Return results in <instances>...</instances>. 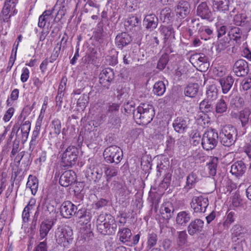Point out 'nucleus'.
<instances>
[{
	"mask_svg": "<svg viewBox=\"0 0 251 251\" xmlns=\"http://www.w3.org/2000/svg\"><path fill=\"white\" fill-rule=\"evenodd\" d=\"M232 21L234 25L229 27L228 36L231 40L240 43L251 30V18L245 13L236 14Z\"/></svg>",
	"mask_w": 251,
	"mask_h": 251,
	"instance_id": "obj_1",
	"label": "nucleus"
},
{
	"mask_svg": "<svg viewBox=\"0 0 251 251\" xmlns=\"http://www.w3.org/2000/svg\"><path fill=\"white\" fill-rule=\"evenodd\" d=\"M117 225L115 218L109 214H100L97 219V229L101 234L111 235L114 234Z\"/></svg>",
	"mask_w": 251,
	"mask_h": 251,
	"instance_id": "obj_2",
	"label": "nucleus"
},
{
	"mask_svg": "<svg viewBox=\"0 0 251 251\" xmlns=\"http://www.w3.org/2000/svg\"><path fill=\"white\" fill-rule=\"evenodd\" d=\"M153 106L148 103H141L136 111H134L133 118L139 124L147 125L151 123L154 116Z\"/></svg>",
	"mask_w": 251,
	"mask_h": 251,
	"instance_id": "obj_3",
	"label": "nucleus"
},
{
	"mask_svg": "<svg viewBox=\"0 0 251 251\" xmlns=\"http://www.w3.org/2000/svg\"><path fill=\"white\" fill-rule=\"evenodd\" d=\"M78 150L74 146H69L61 154V166L69 168L75 166L77 161Z\"/></svg>",
	"mask_w": 251,
	"mask_h": 251,
	"instance_id": "obj_4",
	"label": "nucleus"
},
{
	"mask_svg": "<svg viewBox=\"0 0 251 251\" xmlns=\"http://www.w3.org/2000/svg\"><path fill=\"white\" fill-rule=\"evenodd\" d=\"M237 135L236 128L232 126L227 125L221 129L219 137L221 143L223 146L229 147L234 144Z\"/></svg>",
	"mask_w": 251,
	"mask_h": 251,
	"instance_id": "obj_5",
	"label": "nucleus"
},
{
	"mask_svg": "<svg viewBox=\"0 0 251 251\" xmlns=\"http://www.w3.org/2000/svg\"><path fill=\"white\" fill-rule=\"evenodd\" d=\"M218 139L219 134L216 129L207 130L203 134L201 140L202 148L206 151L214 149L217 145Z\"/></svg>",
	"mask_w": 251,
	"mask_h": 251,
	"instance_id": "obj_6",
	"label": "nucleus"
},
{
	"mask_svg": "<svg viewBox=\"0 0 251 251\" xmlns=\"http://www.w3.org/2000/svg\"><path fill=\"white\" fill-rule=\"evenodd\" d=\"M103 155L107 163H115L117 164L121 161L123 153L122 150L119 147L111 146L104 150Z\"/></svg>",
	"mask_w": 251,
	"mask_h": 251,
	"instance_id": "obj_7",
	"label": "nucleus"
},
{
	"mask_svg": "<svg viewBox=\"0 0 251 251\" xmlns=\"http://www.w3.org/2000/svg\"><path fill=\"white\" fill-rule=\"evenodd\" d=\"M193 27L197 30L198 34L201 39L207 40L210 38V36L213 33V30L210 26L204 25L202 23L200 22L199 18H194L191 20Z\"/></svg>",
	"mask_w": 251,
	"mask_h": 251,
	"instance_id": "obj_8",
	"label": "nucleus"
},
{
	"mask_svg": "<svg viewBox=\"0 0 251 251\" xmlns=\"http://www.w3.org/2000/svg\"><path fill=\"white\" fill-rule=\"evenodd\" d=\"M191 207L195 213H204L209 204L207 198L202 196L194 197L191 202Z\"/></svg>",
	"mask_w": 251,
	"mask_h": 251,
	"instance_id": "obj_9",
	"label": "nucleus"
},
{
	"mask_svg": "<svg viewBox=\"0 0 251 251\" xmlns=\"http://www.w3.org/2000/svg\"><path fill=\"white\" fill-rule=\"evenodd\" d=\"M72 234L71 231L68 232L66 229H58L55 235L56 241L61 246L67 247L72 241V238L71 237Z\"/></svg>",
	"mask_w": 251,
	"mask_h": 251,
	"instance_id": "obj_10",
	"label": "nucleus"
},
{
	"mask_svg": "<svg viewBox=\"0 0 251 251\" xmlns=\"http://www.w3.org/2000/svg\"><path fill=\"white\" fill-rule=\"evenodd\" d=\"M114 78V73L112 69H103L99 75V82L103 87L109 89L111 81Z\"/></svg>",
	"mask_w": 251,
	"mask_h": 251,
	"instance_id": "obj_11",
	"label": "nucleus"
},
{
	"mask_svg": "<svg viewBox=\"0 0 251 251\" xmlns=\"http://www.w3.org/2000/svg\"><path fill=\"white\" fill-rule=\"evenodd\" d=\"M76 210V205L69 201H64L59 208L61 216L66 219H70L75 215Z\"/></svg>",
	"mask_w": 251,
	"mask_h": 251,
	"instance_id": "obj_12",
	"label": "nucleus"
},
{
	"mask_svg": "<svg viewBox=\"0 0 251 251\" xmlns=\"http://www.w3.org/2000/svg\"><path fill=\"white\" fill-rule=\"evenodd\" d=\"M196 15L202 20L209 22L213 20L212 12L205 2H201L197 6Z\"/></svg>",
	"mask_w": 251,
	"mask_h": 251,
	"instance_id": "obj_13",
	"label": "nucleus"
},
{
	"mask_svg": "<svg viewBox=\"0 0 251 251\" xmlns=\"http://www.w3.org/2000/svg\"><path fill=\"white\" fill-rule=\"evenodd\" d=\"M16 4L6 1L0 15V20L4 22H8L10 18L17 13Z\"/></svg>",
	"mask_w": 251,
	"mask_h": 251,
	"instance_id": "obj_14",
	"label": "nucleus"
},
{
	"mask_svg": "<svg viewBox=\"0 0 251 251\" xmlns=\"http://www.w3.org/2000/svg\"><path fill=\"white\" fill-rule=\"evenodd\" d=\"M232 70L237 76H244L249 73L248 63L245 60H238L234 64Z\"/></svg>",
	"mask_w": 251,
	"mask_h": 251,
	"instance_id": "obj_15",
	"label": "nucleus"
},
{
	"mask_svg": "<svg viewBox=\"0 0 251 251\" xmlns=\"http://www.w3.org/2000/svg\"><path fill=\"white\" fill-rule=\"evenodd\" d=\"M75 178L76 175L74 171H66L61 175L59 183L62 186L66 187L75 181Z\"/></svg>",
	"mask_w": 251,
	"mask_h": 251,
	"instance_id": "obj_16",
	"label": "nucleus"
},
{
	"mask_svg": "<svg viewBox=\"0 0 251 251\" xmlns=\"http://www.w3.org/2000/svg\"><path fill=\"white\" fill-rule=\"evenodd\" d=\"M204 226V222L200 219H196L192 221L187 226V231L190 236L199 234L202 231Z\"/></svg>",
	"mask_w": 251,
	"mask_h": 251,
	"instance_id": "obj_17",
	"label": "nucleus"
},
{
	"mask_svg": "<svg viewBox=\"0 0 251 251\" xmlns=\"http://www.w3.org/2000/svg\"><path fill=\"white\" fill-rule=\"evenodd\" d=\"M115 40L116 47L122 50L132 41V38L127 33L122 32L116 36Z\"/></svg>",
	"mask_w": 251,
	"mask_h": 251,
	"instance_id": "obj_18",
	"label": "nucleus"
},
{
	"mask_svg": "<svg viewBox=\"0 0 251 251\" xmlns=\"http://www.w3.org/2000/svg\"><path fill=\"white\" fill-rule=\"evenodd\" d=\"M53 226V222L51 220L47 219L41 222L39 228L40 240H46L49 231Z\"/></svg>",
	"mask_w": 251,
	"mask_h": 251,
	"instance_id": "obj_19",
	"label": "nucleus"
},
{
	"mask_svg": "<svg viewBox=\"0 0 251 251\" xmlns=\"http://www.w3.org/2000/svg\"><path fill=\"white\" fill-rule=\"evenodd\" d=\"M176 16L180 18L184 19L190 13V5L189 3L184 0L179 1L175 9Z\"/></svg>",
	"mask_w": 251,
	"mask_h": 251,
	"instance_id": "obj_20",
	"label": "nucleus"
},
{
	"mask_svg": "<svg viewBox=\"0 0 251 251\" xmlns=\"http://www.w3.org/2000/svg\"><path fill=\"white\" fill-rule=\"evenodd\" d=\"M103 175L101 169L94 167H90L86 171V177L90 180H93L95 183L99 182Z\"/></svg>",
	"mask_w": 251,
	"mask_h": 251,
	"instance_id": "obj_21",
	"label": "nucleus"
},
{
	"mask_svg": "<svg viewBox=\"0 0 251 251\" xmlns=\"http://www.w3.org/2000/svg\"><path fill=\"white\" fill-rule=\"evenodd\" d=\"M246 166L243 161L240 160L235 162L231 166L230 173L236 177L239 178L245 173Z\"/></svg>",
	"mask_w": 251,
	"mask_h": 251,
	"instance_id": "obj_22",
	"label": "nucleus"
},
{
	"mask_svg": "<svg viewBox=\"0 0 251 251\" xmlns=\"http://www.w3.org/2000/svg\"><path fill=\"white\" fill-rule=\"evenodd\" d=\"M40 127L41 123L39 121H37L36 123L35 126L32 132L31 139L29 143L28 149V151H29V155H31L38 143V139L40 134Z\"/></svg>",
	"mask_w": 251,
	"mask_h": 251,
	"instance_id": "obj_23",
	"label": "nucleus"
},
{
	"mask_svg": "<svg viewBox=\"0 0 251 251\" xmlns=\"http://www.w3.org/2000/svg\"><path fill=\"white\" fill-rule=\"evenodd\" d=\"M160 210L162 217L165 220H169L174 215L175 208L170 202L163 203Z\"/></svg>",
	"mask_w": 251,
	"mask_h": 251,
	"instance_id": "obj_24",
	"label": "nucleus"
},
{
	"mask_svg": "<svg viewBox=\"0 0 251 251\" xmlns=\"http://www.w3.org/2000/svg\"><path fill=\"white\" fill-rule=\"evenodd\" d=\"M126 25L130 31H136L139 30L141 26V20L137 16H130L127 19Z\"/></svg>",
	"mask_w": 251,
	"mask_h": 251,
	"instance_id": "obj_25",
	"label": "nucleus"
},
{
	"mask_svg": "<svg viewBox=\"0 0 251 251\" xmlns=\"http://www.w3.org/2000/svg\"><path fill=\"white\" fill-rule=\"evenodd\" d=\"M190 59L200 67L202 65L207 68L209 67L208 58L203 53H195L191 56Z\"/></svg>",
	"mask_w": 251,
	"mask_h": 251,
	"instance_id": "obj_26",
	"label": "nucleus"
},
{
	"mask_svg": "<svg viewBox=\"0 0 251 251\" xmlns=\"http://www.w3.org/2000/svg\"><path fill=\"white\" fill-rule=\"evenodd\" d=\"M234 79L231 75H228L226 77L220 78L219 82L222 87V92L224 94L227 93L231 89Z\"/></svg>",
	"mask_w": 251,
	"mask_h": 251,
	"instance_id": "obj_27",
	"label": "nucleus"
},
{
	"mask_svg": "<svg viewBox=\"0 0 251 251\" xmlns=\"http://www.w3.org/2000/svg\"><path fill=\"white\" fill-rule=\"evenodd\" d=\"M199 181L197 172H192L190 173L186 177V184L184 187V189L187 192L190 189L194 188Z\"/></svg>",
	"mask_w": 251,
	"mask_h": 251,
	"instance_id": "obj_28",
	"label": "nucleus"
},
{
	"mask_svg": "<svg viewBox=\"0 0 251 251\" xmlns=\"http://www.w3.org/2000/svg\"><path fill=\"white\" fill-rule=\"evenodd\" d=\"M157 242V234L152 230H149L146 237V248L148 250L155 248Z\"/></svg>",
	"mask_w": 251,
	"mask_h": 251,
	"instance_id": "obj_29",
	"label": "nucleus"
},
{
	"mask_svg": "<svg viewBox=\"0 0 251 251\" xmlns=\"http://www.w3.org/2000/svg\"><path fill=\"white\" fill-rule=\"evenodd\" d=\"M117 236L119 237V241L127 246L130 239L132 237V233L130 229L123 227L119 228Z\"/></svg>",
	"mask_w": 251,
	"mask_h": 251,
	"instance_id": "obj_30",
	"label": "nucleus"
},
{
	"mask_svg": "<svg viewBox=\"0 0 251 251\" xmlns=\"http://www.w3.org/2000/svg\"><path fill=\"white\" fill-rule=\"evenodd\" d=\"M143 22L146 28L150 31H152L157 26L158 18L155 14H149L145 17Z\"/></svg>",
	"mask_w": 251,
	"mask_h": 251,
	"instance_id": "obj_31",
	"label": "nucleus"
},
{
	"mask_svg": "<svg viewBox=\"0 0 251 251\" xmlns=\"http://www.w3.org/2000/svg\"><path fill=\"white\" fill-rule=\"evenodd\" d=\"M173 126L176 132L182 133L187 128V122L183 117H177L174 120Z\"/></svg>",
	"mask_w": 251,
	"mask_h": 251,
	"instance_id": "obj_32",
	"label": "nucleus"
},
{
	"mask_svg": "<svg viewBox=\"0 0 251 251\" xmlns=\"http://www.w3.org/2000/svg\"><path fill=\"white\" fill-rule=\"evenodd\" d=\"M47 211H49L48 207L47 205L45 204H42V205H39L37 207L36 211L34 213V215L33 216V219L31 224V230H34L36 228V226L37 224V222L38 220V217L39 214H41V215H44L46 214Z\"/></svg>",
	"mask_w": 251,
	"mask_h": 251,
	"instance_id": "obj_33",
	"label": "nucleus"
},
{
	"mask_svg": "<svg viewBox=\"0 0 251 251\" xmlns=\"http://www.w3.org/2000/svg\"><path fill=\"white\" fill-rule=\"evenodd\" d=\"M191 215L190 213L182 211L177 213L176 218V224L181 226H186L190 221Z\"/></svg>",
	"mask_w": 251,
	"mask_h": 251,
	"instance_id": "obj_34",
	"label": "nucleus"
},
{
	"mask_svg": "<svg viewBox=\"0 0 251 251\" xmlns=\"http://www.w3.org/2000/svg\"><path fill=\"white\" fill-rule=\"evenodd\" d=\"M26 188H29L32 195H35L38 188V179L32 175H30L28 177V180L26 184Z\"/></svg>",
	"mask_w": 251,
	"mask_h": 251,
	"instance_id": "obj_35",
	"label": "nucleus"
},
{
	"mask_svg": "<svg viewBox=\"0 0 251 251\" xmlns=\"http://www.w3.org/2000/svg\"><path fill=\"white\" fill-rule=\"evenodd\" d=\"M120 104L116 103H107L105 105L106 115H102L101 118H103L106 116L112 115H118L119 112Z\"/></svg>",
	"mask_w": 251,
	"mask_h": 251,
	"instance_id": "obj_36",
	"label": "nucleus"
},
{
	"mask_svg": "<svg viewBox=\"0 0 251 251\" xmlns=\"http://www.w3.org/2000/svg\"><path fill=\"white\" fill-rule=\"evenodd\" d=\"M199 89V85L198 83H190L185 88L184 94L186 97L194 98L197 94Z\"/></svg>",
	"mask_w": 251,
	"mask_h": 251,
	"instance_id": "obj_37",
	"label": "nucleus"
},
{
	"mask_svg": "<svg viewBox=\"0 0 251 251\" xmlns=\"http://www.w3.org/2000/svg\"><path fill=\"white\" fill-rule=\"evenodd\" d=\"M213 6L218 11L225 12L229 10L228 0H213Z\"/></svg>",
	"mask_w": 251,
	"mask_h": 251,
	"instance_id": "obj_38",
	"label": "nucleus"
},
{
	"mask_svg": "<svg viewBox=\"0 0 251 251\" xmlns=\"http://www.w3.org/2000/svg\"><path fill=\"white\" fill-rule=\"evenodd\" d=\"M251 114V110L249 108L246 107L240 112L239 118L242 127H245L248 124Z\"/></svg>",
	"mask_w": 251,
	"mask_h": 251,
	"instance_id": "obj_39",
	"label": "nucleus"
},
{
	"mask_svg": "<svg viewBox=\"0 0 251 251\" xmlns=\"http://www.w3.org/2000/svg\"><path fill=\"white\" fill-rule=\"evenodd\" d=\"M160 32L164 36V42H167V40L175 38L174 30L171 26H162Z\"/></svg>",
	"mask_w": 251,
	"mask_h": 251,
	"instance_id": "obj_40",
	"label": "nucleus"
},
{
	"mask_svg": "<svg viewBox=\"0 0 251 251\" xmlns=\"http://www.w3.org/2000/svg\"><path fill=\"white\" fill-rule=\"evenodd\" d=\"M214 109V102L206 99L200 103V109L203 113L212 112Z\"/></svg>",
	"mask_w": 251,
	"mask_h": 251,
	"instance_id": "obj_41",
	"label": "nucleus"
},
{
	"mask_svg": "<svg viewBox=\"0 0 251 251\" xmlns=\"http://www.w3.org/2000/svg\"><path fill=\"white\" fill-rule=\"evenodd\" d=\"M104 174L108 179H111L113 177L116 176L118 175L119 168L112 165H105L104 168Z\"/></svg>",
	"mask_w": 251,
	"mask_h": 251,
	"instance_id": "obj_42",
	"label": "nucleus"
},
{
	"mask_svg": "<svg viewBox=\"0 0 251 251\" xmlns=\"http://www.w3.org/2000/svg\"><path fill=\"white\" fill-rule=\"evenodd\" d=\"M218 159L216 157H212L207 164V169L209 175L214 176L216 174Z\"/></svg>",
	"mask_w": 251,
	"mask_h": 251,
	"instance_id": "obj_43",
	"label": "nucleus"
},
{
	"mask_svg": "<svg viewBox=\"0 0 251 251\" xmlns=\"http://www.w3.org/2000/svg\"><path fill=\"white\" fill-rule=\"evenodd\" d=\"M218 98V89L214 85L210 86L206 91V99L214 102Z\"/></svg>",
	"mask_w": 251,
	"mask_h": 251,
	"instance_id": "obj_44",
	"label": "nucleus"
},
{
	"mask_svg": "<svg viewBox=\"0 0 251 251\" xmlns=\"http://www.w3.org/2000/svg\"><path fill=\"white\" fill-rule=\"evenodd\" d=\"M244 105V99L239 95L232 97L230 101V106L234 109H238Z\"/></svg>",
	"mask_w": 251,
	"mask_h": 251,
	"instance_id": "obj_45",
	"label": "nucleus"
},
{
	"mask_svg": "<svg viewBox=\"0 0 251 251\" xmlns=\"http://www.w3.org/2000/svg\"><path fill=\"white\" fill-rule=\"evenodd\" d=\"M166 91V86L162 81H159L155 83L153 88V93L158 96H162Z\"/></svg>",
	"mask_w": 251,
	"mask_h": 251,
	"instance_id": "obj_46",
	"label": "nucleus"
},
{
	"mask_svg": "<svg viewBox=\"0 0 251 251\" xmlns=\"http://www.w3.org/2000/svg\"><path fill=\"white\" fill-rule=\"evenodd\" d=\"M52 11L50 10H46L39 18L38 26L41 28L44 27L46 22L50 19V17Z\"/></svg>",
	"mask_w": 251,
	"mask_h": 251,
	"instance_id": "obj_47",
	"label": "nucleus"
},
{
	"mask_svg": "<svg viewBox=\"0 0 251 251\" xmlns=\"http://www.w3.org/2000/svg\"><path fill=\"white\" fill-rule=\"evenodd\" d=\"M111 191L115 193L123 194L125 192V188L122 183L119 181L113 180L110 184Z\"/></svg>",
	"mask_w": 251,
	"mask_h": 251,
	"instance_id": "obj_48",
	"label": "nucleus"
},
{
	"mask_svg": "<svg viewBox=\"0 0 251 251\" xmlns=\"http://www.w3.org/2000/svg\"><path fill=\"white\" fill-rule=\"evenodd\" d=\"M172 15L171 10L169 8H165L161 10L160 18L163 22L168 23L172 20Z\"/></svg>",
	"mask_w": 251,
	"mask_h": 251,
	"instance_id": "obj_49",
	"label": "nucleus"
},
{
	"mask_svg": "<svg viewBox=\"0 0 251 251\" xmlns=\"http://www.w3.org/2000/svg\"><path fill=\"white\" fill-rule=\"evenodd\" d=\"M156 176L159 177L163 174H165L167 171H170L168 170V165H165L162 160L158 161L156 166Z\"/></svg>",
	"mask_w": 251,
	"mask_h": 251,
	"instance_id": "obj_50",
	"label": "nucleus"
},
{
	"mask_svg": "<svg viewBox=\"0 0 251 251\" xmlns=\"http://www.w3.org/2000/svg\"><path fill=\"white\" fill-rule=\"evenodd\" d=\"M68 0H64V2H59L57 0V4L60 5L59 10L57 12L56 16H58L60 19L63 18V17L66 14L67 10L68 8L67 3Z\"/></svg>",
	"mask_w": 251,
	"mask_h": 251,
	"instance_id": "obj_51",
	"label": "nucleus"
},
{
	"mask_svg": "<svg viewBox=\"0 0 251 251\" xmlns=\"http://www.w3.org/2000/svg\"><path fill=\"white\" fill-rule=\"evenodd\" d=\"M177 244L179 246L184 245L187 242L188 235L185 230L177 231Z\"/></svg>",
	"mask_w": 251,
	"mask_h": 251,
	"instance_id": "obj_52",
	"label": "nucleus"
},
{
	"mask_svg": "<svg viewBox=\"0 0 251 251\" xmlns=\"http://www.w3.org/2000/svg\"><path fill=\"white\" fill-rule=\"evenodd\" d=\"M77 210L75 212V215L78 219L85 218L87 215V209L85 207H82L80 204L76 205Z\"/></svg>",
	"mask_w": 251,
	"mask_h": 251,
	"instance_id": "obj_53",
	"label": "nucleus"
},
{
	"mask_svg": "<svg viewBox=\"0 0 251 251\" xmlns=\"http://www.w3.org/2000/svg\"><path fill=\"white\" fill-rule=\"evenodd\" d=\"M166 46V51L167 53H171L175 51L176 48L175 38L167 40V42H164Z\"/></svg>",
	"mask_w": 251,
	"mask_h": 251,
	"instance_id": "obj_54",
	"label": "nucleus"
},
{
	"mask_svg": "<svg viewBox=\"0 0 251 251\" xmlns=\"http://www.w3.org/2000/svg\"><path fill=\"white\" fill-rule=\"evenodd\" d=\"M89 97L85 94L81 95L77 101V106L83 110L88 103Z\"/></svg>",
	"mask_w": 251,
	"mask_h": 251,
	"instance_id": "obj_55",
	"label": "nucleus"
},
{
	"mask_svg": "<svg viewBox=\"0 0 251 251\" xmlns=\"http://www.w3.org/2000/svg\"><path fill=\"white\" fill-rule=\"evenodd\" d=\"M245 232L244 228L238 225L234 226L232 228V234L233 237H242Z\"/></svg>",
	"mask_w": 251,
	"mask_h": 251,
	"instance_id": "obj_56",
	"label": "nucleus"
},
{
	"mask_svg": "<svg viewBox=\"0 0 251 251\" xmlns=\"http://www.w3.org/2000/svg\"><path fill=\"white\" fill-rule=\"evenodd\" d=\"M31 127V123L29 120H25V118H24L22 122L21 123L20 126H17V131L16 135L19 130L21 129V131H29Z\"/></svg>",
	"mask_w": 251,
	"mask_h": 251,
	"instance_id": "obj_57",
	"label": "nucleus"
},
{
	"mask_svg": "<svg viewBox=\"0 0 251 251\" xmlns=\"http://www.w3.org/2000/svg\"><path fill=\"white\" fill-rule=\"evenodd\" d=\"M227 105L224 100L221 99L216 104V112L217 113H223L226 111Z\"/></svg>",
	"mask_w": 251,
	"mask_h": 251,
	"instance_id": "obj_58",
	"label": "nucleus"
},
{
	"mask_svg": "<svg viewBox=\"0 0 251 251\" xmlns=\"http://www.w3.org/2000/svg\"><path fill=\"white\" fill-rule=\"evenodd\" d=\"M18 47V45H17L15 47V51L14 55H13L14 49L12 50V53L10 57L8 63V66L6 69V73L9 72L11 70V69L15 61V60L16 59V54H17V50Z\"/></svg>",
	"mask_w": 251,
	"mask_h": 251,
	"instance_id": "obj_59",
	"label": "nucleus"
},
{
	"mask_svg": "<svg viewBox=\"0 0 251 251\" xmlns=\"http://www.w3.org/2000/svg\"><path fill=\"white\" fill-rule=\"evenodd\" d=\"M108 117V123L114 126H119L121 124V119L118 115L106 116Z\"/></svg>",
	"mask_w": 251,
	"mask_h": 251,
	"instance_id": "obj_60",
	"label": "nucleus"
},
{
	"mask_svg": "<svg viewBox=\"0 0 251 251\" xmlns=\"http://www.w3.org/2000/svg\"><path fill=\"white\" fill-rule=\"evenodd\" d=\"M242 201L239 194H235L232 198V203L230 206L239 207L242 206Z\"/></svg>",
	"mask_w": 251,
	"mask_h": 251,
	"instance_id": "obj_61",
	"label": "nucleus"
},
{
	"mask_svg": "<svg viewBox=\"0 0 251 251\" xmlns=\"http://www.w3.org/2000/svg\"><path fill=\"white\" fill-rule=\"evenodd\" d=\"M61 49V44L57 43L50 57V62L52 63L57 59L59 55Z\"/></svg>",
	"mask_w": 251,
	"mask_h": 251,
	"instance_id": "obj_62",
	"label": "nucleus"
},
{
	"mask_svg": "<svg viewBox=\"0 0 251 251\" xmlns=\"http://www.w3.org/2000/svg\"><path fill=\"white\" fill-rule=\"evenodd\" d=\"M52 127L54 129V133L56 135L60 134L61 128V123L59 120L55 119L51 122Z\"/></svg>",
	"mask_w": 251,
	"mask_h": 251,
	"instance_id": "obj_63",
	"label": "nucleus"
},
{
	"mask_svg": "<svg viewBox=\"0 0 251 251\" xmlns=\"http://www.w3.org/2000/svg\"><path fill=\"white\" fill-rule=\"evenodd\" d=\"M168 60L169 59L166 55H162L158 62L157 68L160 70H163L168 63Z\"/></svg>",
	"mask_w": 251,
	"mask_h": 251,
	"instance_id": "obj_64",
	"label": "nucleus"
}]
</instances>
